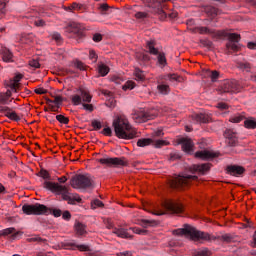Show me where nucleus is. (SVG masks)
<instances>
[{
    "label": "nucleus",
    "mask_w": 256,
    "mask_h": 256,
    "mask_svg": "<svg viewBox=\"0 0 256 256\" xmlns=\"http://www.w3.org/2000/svg\"><path fill=\"white\" fill-rule=\"evenodd\" d=\"M102 135H105V137H111L113 135V130H111V127H106L102 130Z\"/></svg>",
    "instance_id": "obj_56"
},
{
    "label": "nucleus",
    "mask_w": 256,
    "mask_h": 256,
    "mask_svg": "<svg viewBox=\"0 0 256 256\" xmlns=\"http://www.w3.org/2000/svg\"><path fill=\"white\" fill-rule=\"evenodd\" d=\"M113 233L121 239H133V236L124 228H114Z\"/></svg>",
    "instance_id": "obj_24"
},
{
    "label": "nucleus",
    "mask_w": 256,
    "mask_h": 256,
    "mask_svg": "<svg viewBox=\"0 0 256 256\" xmlns=\"http://www.w3.org/2000/svg\"><path fill=\"white\" fill-rule=\"evenodd\" d=\"M29 65L32 67V69H39L41 67V63H39V60L36 59L30 60Z\"/></svg>",
    "instance_id": "obj_51"
},
{
    "label": "nucleus",
    "mask_w": 256,
    "mask_h": 256,
    "mask_svg": "<svg viewBox=\"0 0 256 256\" xmlns=\"http://www.w3.org/2000/svg\"><path fill=\"white\" fill-rule=\"evenodd\" d=\"M78 94H74L71 96V101L72 104L77 106V105H81V102L83 101V103H91L93 96L91 95V93L89 92V90L85 89V88H79L77 90Z\"/></svg>",
    "instance_id": "obj_7"
},
{
    "label": "nucleus",
    "mask_w": 256,
    "mask_h": 256,
    "mask_svg": "<svg viewBox=\"0 0 256 256\" xmlns=\"http://www.w3.org/2000/svg\"><path fill=\"white\" fill-rule=\"evenodd\" d=\"M195 33H199V35H212V37L218 39L219 36H217V30L215 29H209V27H196L194 29Z\"/></svg>",
    "instance_id": "obj_19"
},
{
    "label": "nucleus",
    "mask_w": 256,
    "mask_h": 256,
    "mask_svg": "<svg viewBox=\"0 0 256 256\" xmlns=\"http://www.w3.org/2000/svg\"><path fill=\"white\" fill-rule=\"evenodd\" d=\"M192 119L193 121H196V123H209V121H211V116L206 113H199L193 114Z\"/></svg>",
    "instance_id": "obj_23"
},
{
    "label": "nucleus",
    "mask_w": 256,
    "mask_h": 256,
    "mask_svg": "<svg viewBox=\"0 0 256 256\" xmlns=\"http://www.w3.org/2000/svg\"><path fill=\"white\" fill-rule=\"evenodd\" d=\"M49 103H54L55 105H61L63 103V97L61 96H56L54 97V100H48Z\"/></svg>",
    "instance_id": "obj_55"
},
{
    "label": "nucleus",
    "mask_w": 256,
    "mask_h": 256,
    "mask_svg": "<svg viewBox=\"0 0 256 256\" xmlns=\"http://www.w3.org/2000/svg\"><path fill=\"white\" fill-rule=\"evenodd\" d=\"M98 73L101 75V77L109 75V66L105 64H100L98 66Z\"/></svg>",
    "instance_id": "obj_34"
},
{
    "label": "nucleus",
    "mask_w": 256,
    "mask_h": 256,
    "mask_svg": "<svg viewBox=\"0 0 256 256\" xmlns=\"http://www.w3.org/2000/svg\"><path fill=\"white\" fill-rule=\"evenodd\" d=\"M44 187L52 193L62 195V199L64 201H68L70 205H75V202L81 203V198L78 195L69 194V190L66 186L60 185L59 183L55 182H45Z\"/></svg>",
    "instance_id": "obj_3"
},
{
    "label": "nucleus",
    "mask_w": 256,
    "mask_h": 256,
    "mask_svg": "<svg viewBox=\"0 0 256 256\" xmlns=\"http://www.w3.org/2000/svg\"><path fill=\"white\" fill-rule=\"evenodd\" d=\"M243 119H245V116H243L242 114H236L234 116H232L229 121L230 123H241V121H243Z\"/></svg>",
    "instance_id": "obj_40"
},
{
    "label": "nucleus",
    "mask_w": 256,
    "mask_h": 256,
    "mask_svg": "<svg viewBox=\"0 0 256 256\" xmlns=\"http://www.w3.org/2000/svg\"><path fill=\"white\" fill-rule=\"evenodd\" d=\"M152 145H154V147H156V149H161V147H165L167 145H169V142L165 141V140H156L152 142Z\"/></svg>",
    "instance_id": "obj_39"
},
{
    "label": "nucleus",
    "mask_w": 256,
    "mask_h": 256,
    "mask_svg": "<svg viewBox=\"0 0 256 256\" xmlns=\"http://www.w3.org/2000/svg\"><path fill=\"white\" fill-rule=\"evenodd\" d=\"M49 213H51V214L54 215L55 217H61V215L63 214V212L61 211V209H50V208H48V213H47V215H49Z\"/></svg>",
    "instance_id": "obj_50"
},
{
    "label": "nucleus",
    "mask_w": 256,
    "mask_h": 256,
    "mask_svg": "<svg viewBox=\"0 0 256 256\" xmlns=\"http://www.w3.org/2000/svg\"><path fill=\"white\" fill-rule=\"evenodd\" d=\"M211 169V164L204 163V164H194L192 166V170L196 171V173H200V175H205V173L209 172Z\"/></svg>",
    "instance_id": "obj_21"
},
{
    "label": "nucleus",
    "mask_w": 256,
    "mask_h": 256,
    "mask_svg": "<svg viewBox=\"0 0 256 256\" xmlns=\"http://www.w3.org/2000/svg\"><path fill=\"white\" fill-rule=\"evenodd\" d=\"M216 36L219 38L227 37L229 43H239L241 35L237 33H229L226 30H217Z\"/></svg>",
    "instance_id": "obj_12"
},
{
    "label": "nucleus",
    "mask_w": 256,
    "mask_h": 256,
    "mask_svg": "<svg viewBox=\"0 0 256 256\" xmlns=\"http://www.w3.org/2000/svg\"><path fill=\"white\" fill-rule=\"evenodd\" d=\"M82 107H83V109H85V111H89L90 113H93V111H94L93 104L83 103Z\"/></svg>",
    "instance_id": "obj_59"
},
{
    "label": "nucleus",
    "mask_w": 256,
    "mask_h": 256,
    "mask_svg": "<svg viewBox=\"0 0 256 256\" xmlns=\"http://www.w3.org/2000/svg\"><path fill=\"white\" fill-rule=\"evenodd\" d=\"M211 81L215 82L219 79V71L213 70L210 75Z\"/></svg>",
    "instance_id": "obj_57"
},
{
    "label": "nucleus",
    "mask_w": 256,
    "mask_h": 256,
    "mask_svg": "<svg viewBox=\"0 0 256 256\" xmlns=\"http://www.w3.org/2000/svg\"><path fill=\"white\" fill-rule=\"evenodd\" d=\"M244 127L246 129H256V120L255 118H249L244 121Z\"/></svg>",
    "instance_id": "obj_35"
},
{
    "label": "nucleus",
    "mask_w": 256,
    "mask_h": 256,
    "mask_svg": "<svg viewBox=\"0 0 256 256\" xmlns=\"http://www.w3.org/2000/svg\"><path fill=\"white\" fill-rule=\"evenodd\" d=\"M21 79H23V74H18L16 75L13 79H10L6 85L7 87H9L10 89H12V91L17 92V89H19V82L21 81Z\"/></svg>",
    "instance_id": "obj_20"
},
{
    "label": "nucleus",
    "mask_w": 256,
    "mask_h": 256,
    "mask_svg": "<svg viewBox=\"0 0 256 256\" xmlns=\"http://www.w3.org/2000/svg\"><path fill=\"white\" fill-rule=\"evenodd\" d=\"M211 252L207 248L194 251V256H209Z\"/></svg>",
    "instance_id": "obj_38"
},
{
    "label": "nucleus",
    "mask_w": 256,
    "mask_h": 256,
    "mask_svg": "<svg viewBox=\"0 0 256 256\" xmlns=\"http://www.w3.org/2000/svg\"><path fill=\"white\" fill-rule=\"evenodd\" d=\"M2 59L6 63H11V61H13V53H11V51L7 48L3 49L2 50Z\"/></svg>",
    "instance_id": "obj_30"
},
{
    "label": "nucleus",
    "mask_w": 256,
    "mask_h": 256,
    "mask_svg": "<svg viewBox=\"0 0 256 256\" xmlns=\"http://www.w3.org/2000/svg\"><path fill=\"white\" fill-rule=\"evenodd\" d=\"M177 145H182V150L185 153H191L193 151V147H195L191 138H179L177 140Z\"/></svg>",
    "instance_id": "obj_15"
},
{
    "label": "nucleus",
    "mask_w": 256,
    "mask_h": 256,
    "mask_svg": "<svg viewBox=\"0 0 256 256\" xmlns=\"http://www.w3.org/2000/svg\"><path fill=\"white\" fill-rule=\"evenodd\" d=\"M28 243H45V239L40 236H33L27 239Z\"/></svg>",
    "instance_id": "obj_43"
},
{
    "label": "nucleus",
    "mask_w": 256,
    "mask_h": 256,
    "mask_svg": "<svg viewBox=\"0 0 256 256\" xmlns=\"http://www.w3.org/2000/svg\"><path fill=\"white\" fill-rule=\"evenodd\" d=\"M112 127L114 128V133L118 139H135V137H139L137 129L131 126L129 120L124 115L115 118Z\"/></svg>",
    "instance_id": "obj_1"
},
{
    "label": "nucleus",
    "mask_w": 256,
    "mask_h": 256,
    "mask_svg": "<svg viewBox=\"0 0 256 256\" xmlns=\"http://www.w3.org/2000/svg\"><path fill=\"white\" fill-rule=\"evenodd\" d=\"M64 247H66V249H73V250L78 249V251H82V252L91 251L88 245H85V244L77 245L75 244V242H66L64 243Z\"/></svg>",
    "instance_id": "obj_22"
},
{
    "label": "nucleus",
    "mask_w": 256,
    "mask_h": 256,
    "mask_svg": "<svg viewBox=\"0 0 256 256\" xmlns=\"http://www.w3.org/2000/svg\"><path fill=\"white\" fill-rule=\"evenodd\" d=\"M226 173L233 177H239V175L245 173V168L243 166L229 165L226 167Z\"/></svg>",
    "instance_id": "obj_17"
},
{
    "label": "nucleus",
    "mask_w": 256,
    "mask_h": 256,
    "mask_svg": "<svg viewBox=\"0 0 256 256\" xmlns=\"http://www.w3.org/2000/svg\"><path fill=\"white\" fill-rule=\"evenodd\" d=\"M98 163L106 167H127L129 160L125 157L101 158L98 159Z\"/></svg>",
    "instance_id": "obj_8"
},
{
    "label": "nucleus",
    "mask_w": 256,
    "mask_h": 256,
    "mask_svg": "<svg viewBox=\"0 0 256 256\" xmlns=\"http://www.w3.org/2000/svg\"><path fill=\"white\" fill-rule=\"evenodd\" d=\"M194 157L196 159H201L202 161H209V159H215V157H217V154L209 150H201L197 151L194 154Z\"/></svg>",
    "instance_id": "obj_16"
},
{
    "label": "nucleus",
    "mask_w": 256,
    "mask_h": 256,
    "mask_svg": "<svg viewBox=\"0 0 256 256\" xmlns=\"http://www.w3.org/2000/svg\"><path fill=\"white\" fill-rule=\"evenodd\" d=\"M134 76L136 77V81H145V73L139 68H135Z\"/></svg>",
    "instance_id": "obj_36"
},
{
    "label": "nucleus",
    "mask_w": 256,
    "mask_h": 256,
    "mask_svg": "<svg viewBox=\"0 0 256 256\" xmlns=\"http://www.w3.org/2000/svg\"><path fill=\"white\" fill-rule=\"evenodd\" d=\"M40 177H42V179H49L51 176L47 170H40Z\"/></svg>",
    "instance_id": "obj_62"
},
{
    "label": "nucleus",
    "mask_w": 256,
    "mask_h": 256,
    "mask_svg": "<svg viewBox=\"0 0 256 256\" xmlns=\"http://www.w3.org/2000/svg\"><path fill=\"white\" fill-rule=\"evenodd\" d=\"M224 137L228 139V145L231 147L237 145V137H235V134L231 130H226L224 133Z\"/></svg>",
    "instance_id": "obj_26"
},
{
    "label": "nucleus",
    "mask_w": 256,
    "mask_h": 256,
    "mask_svg": "<svg viewBox=\"0 0 256 256\" xmlns=\"http://www.w3.org/2000/svg\"><path fill=\"white\" fill-rule=\"evenodd\" d=\"M132 118L135 123H146V121H151V119H153V115L143 110H138L133 114Z\"/></svg>",
    "instance_id": "obj_13"
},
{
    "label": "nucleus",
    "mask_w": 256,
    "mask_h": 256,
    "mask_svg": "<svg viewBox=\"0 0 256 256\" xmlns=\"http://www.w3.org/2000/svg\"><path fill=\"white\" fill-rule=\"evenodd\" d=\"M11 235V239L15 240L17 237L23 235V232L17 231L15 227L6 228L0 231V237H7Z\"/></svg>",
    "instance_id": "obj_18"
},
{
    "label": "nucleus",
    "mask_w": 256,
    "mask_h": 256,
    "mask_svg": "<svg viewBox=\"0 0 256 256\" xmlns=\"http://www.w3.org/2000/svg\"><path fill=\"white\" fill-rule=\"evenodd\" d=\"M75 68L79 69L80 71H85L87 69V65H85V63H83L80 60H76L74 62Z\"/></svg>",
    "instance_id": "obj_45"
},
{
    "label": "nucleus",
    "mask_w": 256,
    "mask_h": 256,
    "mask_svg": "<svg viewBox=\"0 0 256 256\" xmlns=\"http://www.w3.org/2000/svg\"><path fill=\"white\" fill-rule=\"evenodd\" d=\"M110 81H112V83H116V85H121L125 80L119 75H114L110 78Z\"/></svg>",
    "instance_id": "obj_44"
},
{
    "label": "nucleus",
    "mask_w": 256,
    "mask_h": 256,
    "mask_svg": "<svg viewBox=\"0 0 256 256\" xmlns=\"http://www.w3.org/2000/svg\"><path fill=\"white\" fill-rule=\"evenodd\" d=\"M5 7H7V2H5V0H0V19L5 17Z\"/></svg>",
    "instance_id": "obj_42"
},
{
    "label": "nucleus",
    "mask_w": 256,
    "mask_h": 256,
    "mask_svg": "<svg viewBox=\"0 0 256 256\" xmlns=\"http://www.w3.org/2000/svg\"><path fill=\"white\" fill-rule=\"evenodd\" d=\"M148 14L147 12H137L135 14L136 19H145L147 18Z\"/></svg>",
    "instance_id": "obj_61"
},
{
    "label": "nucleus",
    "mask_w": 256,
    "mask_h": 256,
    "mask_svg": "<svg viewBox=\"0 0 256 256\" xmlns=\"http://www.w3.org/2000/svg\"><path fill=\"white\" fill-rule=\"evenodd\" d=\"M91 126L93 127L94 131H99V129L103 127L101 121L99 120H92Z\"/></svg>",
    "instance_id": "obj_48"
},
{
    "label": "nucleus",
    "mask_w": 256,
    "mask_h": 256,
    "mask_svg": "<svg viewBox=\"0 0 256 256\" xmlns=\"http://www.w3.org/2000/svg\"><path fill=\"white\" fill-rule=\"evenodd\" d=\"M222 93H237L239 86L236 80H225L221 86Z\"/></svg>",
    "instance_id": "obj_11"
},
{
    "label": "nucleus",
    "mask_w": 256,
    "mask_h": 256,
    "mask_svg": "<svg viewBox=\"0 0 256 256\" xmlns=\"http://www.w3.org/2000/svg\"><path fill=\"white\" fill-rule=\"evenodd\" d=\"M155 40L147 41L146 47L150 55H159V49L155 48Z\"/></svg>",
    "instance_id": "obj_27"
},
{
    "label": "nucleus",
    "mask_w": 256,
    "mask_h": 256,
    "mask_svg": "<svg viewBox=\"0 0 256 256\" xmlns=\"http://www.w3.org/2000/svg\"><path fill=\"white\" fill-rule=\"evenodd\" d=\"M52 39L56 41V43H63V38L61 37V34L57 32L52 34Z\"/></svg>",
    "instance_id": "obj_54"
},
{
    "label": "nucleus",
    "mask_w": 256,
    "mask_h": 256,
    "mask_svg": "<svg viewBox=\"0 0 256 256\" xmlns=\"http://www.w3.org/2000/svg\"><path fill=\"white\" fill-rule=\"evenodd\" d=\"M157 90L161 95H169L171 93V88L167 84H159Z\"/></svg>",
    "instance_id": "obj_31"
},
{
    "label": "nucleus",
    "mask_w": 256,
    "mask_h": 256,
    "mask_svg": "<svg viewBox=\"0 0 256 256\" xmlns=\"http://www.w3.org/2000/svg\"><path fill=\"white\" fill-rule=\"evenodd\" d=\"M136 235H147V230L139 227L130 228Z\"/></svg>",
    "instance_id": "obj_49"
},
{
    "label": "nucleus",
    "mask_w": 256,
    "mask_h": 256,
    "mask_svg": "<svg viewBox=\"0 0 256 256\" xmlns=\"http://www.w3.org/2000/svg\"><path fill=\"white\" fill-rule=\"evenodd\" d=\"M162 207L169 213H183V205L171 199L165 200L162 203Z\"/></svg>",
    "instance_id": "obj_9"
},
{
    "label": "nucleus",
    "mask_w": 256,
    "mask_h": 256,
    "mask_svg": "<svg viewBox=\"0 0 256 256\" xmlns=\"http://www.w3.org/2000/svg\"><path fill=\"white\" fill-rule=\"evenodd\" d=\"M158 63L159 65H163V67L167 65V58L165 57V53L158 54Z\"/></svg>",
    "instance_id": "obj_47"
},
{
    "label": "nucleus",
    "mask_w": 256,
    "mask_h": 256,
    "mask_svg": "<svg viewBox=\"0 0 256 256\" xmlns=\"http://www.w3.org/2000/svg\"><path fill=\"white\" fill-rule=\"evenodd\" d=\"M226 48L228 49V51H234V53H237V51H239V46L237 45V42H228L226 44Z\"/></svg>",
    "instance_id": "obj_41"
},
{
    "label": "nucleus",
    "mask_w": 256,
    "mask_h": 256,
    "mask_svg": "<svg viewBox=\"0 0 256 256\" xmlns=\"http://www.w3.org/2000/svg\"><path fill=\"white\" fill-rule=\"evenodd\" d=\"M173 235H177V236H185V237H189V239L191 241H217V237L209 234L207 232H203L201 230H197V228L189 225V224H185L183 228H178L176 230H173Z\"/></svg>",
    "instance_id": "obj_2"
},
{
    "label": "nucleus",
    "mask_w": 256,
    "mask_h": 256,
    "mask_svg": "<svg viewBox=\"0 0 256 256\" xmlns=\"http://www.w3.org/2000/svg\"><path fill=\"white\" fill-rule=\"evenodd\" d=\"M71 11H81V9H83V5L79 4L77 2H74L71 4Z\"/></svg>",
    "instance_id": "obj_53"
},
{
    "label": "nucleus",
    "mask_w": 256,
    "mask_h": 256,
    "mask_svg": "<svg viewBox=\"0 0 256 256\" xmlns=\"http://www.w3.org/2000/svg\"><path fill=\"white\" fill-rule=\"evenodd\" d=\"M104 224L106 226V229H113V227H115V225L113 224V220L109 218L104 220Z\"/></svg>",
    "instance_id": "obj_58"
},
{
    "label": "nucleus",
    "mask_w": 256,
    "mask_h": 256,
    "mask_svg": "<svg viewBox=\"0 0 256 256\" xmlns=\"http://www.w3.org/2000/svg\"><path fill=\"white\" fill-rule=\"evenodd\" d=\"M206 13H207L208 17L215 19V17H217V15H219V10H218V8H215L213 6H208L206 8Z\"/></svg>",
    "instance_id": "obj_33"
},
{
    "label": "nucleus",
    "mask_w": 256,
    "mask_h": 256,
    "mask_svg": "<svg viewBox=\"0 0 256 256\" xmlns=\"http://www.w3.org/2000/svg\"><path fill=\"white\" fill-rule=\"evenodd\" d=\"M74 229L77 233V235H85L87 233V226L81 222H76L74 225Z\"/></svg>",
    "instance_id": "obj_29"
},
{
    "label": "nucleus",
    "mask_w": 256,
    "mask_h": 256,
    "mask_svg": "<svg viewBox=\"0 0 256 256\" xmlns=\"http://www.w3.org/2000/svg\"><path fill=\"white\" fill-rule=\"evenodd\" d=\"M123 91L133 90L135 89V81L128 80L125 85L122 86Z\"/></svg>",
    "instance_id": "obj_37"
},
{
    "label": "nucleus",
    "mask_w": 256,
    "mask_h": 256,
    "mask_svg": "<svg viewBox=\"0 0 256 256\" xmlns=\"http://www.w3.org/2000/svg\"><path fill=\"white\" fill-rule=\"evenodd\" d=\"M22 211L25 215H47L49 213V208L43 204H24L22 206Z\"/></svg>",
    "instance_id": "obj_5"
},
{
    "label": "nucleus",
    "mask_w": 256,
    "mask_h": 256,
    "mask_svg": "<svg viewBox=\"0 0 256 256\" xmlns=\"http://www.w3.org/2000/svg\"><path fill=\"white\" fill-rule=\"evenodd\" d=\"M117 256H133L132 251H124V252H119L116 254Z\"/></svg>",
    "instance_id": "obj_64"
},
{
    "label": "nucleus",
    "mask_w": 256,
    "mask_h": 256,
    "mask_svg": "<svg viewBox=\"0 0 256 256\" xmlns=\"http://www.w3.org/2000/svg\"><path fill=\"white\" fill-rule=\"evenodd\" d=\"M11 90H7L5 93H0V104L9 105L13 99H11Z\"/></svg>",
    "instance_id": "obj_25"
},
{
    "label": "nucleus",
    "mask_w": 256,
    "mask_h": 256,
    "mask_svg": "<svg viewBox=\"0 0 256 256\" xmlns=\"http://www.w3.org/2000/svg\"><path fill=\"white\" fill-rule=\"evenodd\" d=\"M159 81H181V76L177 75V74H166V75H162L159 76L158 78Z\"/></svg>",
    "instance_id": "obj_28"
},
{
    "label": "nucleus",
    "mask_w": 256,
    "mask_h": 256,
    "mask_svg": "<svg viewBox=\"0 0 256 256\" xmlns=\"http://www.w3.org/2000/svg\"><path fill=\"white\" fill-rule=\"evenodd\" d=\"M191 181H197V176H178L170 180L169 185L172 189H183V187H188V185L191 184Z\"/></svg>",
    "instance_id": "obj_6"
},
{
    "label": "nucleus",
    "mask_w": 256,
    "mask_h": 256,
    "mask_svg": "<svg viewBox=\"0 0 256 256\" xmlns=\"http://www.w3.org/2000/svg\"><path fill=\"white\" fill-rule=\"evenodd\" d=\"M70 185L73 189H91L93 187V180L87 174H78L72 177Z\"/></svg>",
    "instance_id": "obj_4"
},
{
    "label": "nucleus",
    "mask_w": 256,
    "mask_h": 256,
    "mask_svg": "<svg viewBox=\"0 0 256 256\" xmlns=\"http://www.w3.org/2000/svg\"><path fill=\"white\" fill-rule=\"evenodd\" d=\"M0 113L10 119L11 121H21V116H19L13 109L7 106H0Z\"/></svg>",
    "instance_id": "obj_14"
},
{
    "label": "nucleus",
    "mask_w": 256,
    "mask_h": 256,
    "mask_svg": "<svg viewBox=\"0 0 256 256\" xmlns=\"http://www.w3.org/2000/svg\"><path fill=\"white\" fill-rule=\"evenodd\" d=\"M98 57L99 56H97V53L95 52V50L89 51V59H91V61H93V63H97Z\"/></svg>",
    "instance_id": "obj_52"
},
{
    "label": "nucleus",
    "mask_w": 256,
    "mask_h": 256,
    "mask_svg": "<svg viewBox=\"0 0 256 256\" xmlns=\"http://www.w3.org/2000/svg\"><path fill=\"white\" fill-rule=\"evenodd\" d=\"M34 25L36 27H45V20H43V19L35 20Z\"/></svg>",
    "instance_id": "obj_63"
},
{
    "label": "nucleus",
    "mask_w": 256,
    "mask_h": 256,
    "mask_svg": "<svg viewBox=\"0 0 256 256\" xmlns=\"http://www.w3.org/2000/svg\"><path fill=\"white\" fill-rule=\"evenodd\" d=\"M149 145H153V139L151 138H141L137 141L138 147H149Z\"/></svg>",
    "instance_id": "obj_32"
},
{
    "label": "nucleus",
    "mask_w": 256,
    "mask_h": 256,
    "mask_svg": "<svg viewBox=\"0 0 256 256\" xmlns=\"http://www.w3.org/2000/svg\"><path fill=\"white\" fill-rule=\"evenodd\" d=\"M93 209H97V207H103V202L99 199H96L92 202Z\"/></svg>",
    "instance_id": "obj_60"
},
{
    "label": "nucleus",
    "mask_w": 256,
    "mask_h": 256,
    "mask_svg": "<svg viewBox=\"0 0 256 256\" xmlns=\"http://www.w3.org/2000/svg\"><path fill=\"white\" fill-rule=\"evenodd\" d=\"M65 33L68 34V37H81L83 36V30L78 23L72 22L65 27Z\"/></svg>",
    "instance_id": "obj_10"
},
{
    "label": "nucleus",
    "mask_w": 256,
    "mask_h": 256,
    "mask_svg": "<svg viewBox=\"0 0 256 256\" xmlns=\"http://www.w3.org/2000/svg\"><path fill=\"white\" fill-rule=\"evenodd\" d=\"M56 119L59 123H62V125H69V119L61 114L57 115Z\"/></svg>",
    "instance_id": "obj_46"
}]
</instances>
